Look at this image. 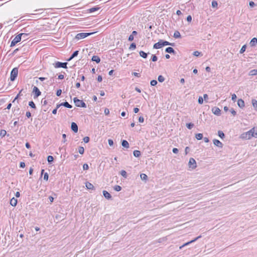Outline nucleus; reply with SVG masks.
<instances>
[{"label":"nucleus","instance_id":"45","mask_svg":"<svg viewBox=\"0 0 257 257\" xmlns=\"http://www.w3.org/2000/svg\"><path fill=\"white\" fill-rule=\"evenodd\" d=\"M114 190H115L116 191L118 192L121 190V187L119 185H115L114 187Z\"/></svg>","mask_w":257,"mask_h":257},{"label":"nucleus","instance_id":"21","mask_svg":"<svg viewBox=\"0 0 257 257\" xmlns=\"http://www.w3.org/2000/svg\"><path fill=\"white\" fill-rule=\"evenodd\" d=\"M249 44L251 47L255 46L257 44V38H252Z\"/></svg>","mask_w":257,"mask_h":257},{"label":"nucleus","instance_id":"32","mask_svg":"<svg viewBox=\"0 0 257 257\" xmlns=\"http://www.w3.org/2000/svg\"><path fill=\"white\" fill-rule=\"evenodd\" d=\"M20 34H22V39H24V40H26L27 39V37L29 35V33H20Z\"/></svg>","mask_w":257,"mask_h":257},{"label":"nucleus","instance_id":"44","mask_svg":"<svg viewBox=\"0 0 257 257\" xmlns=\"http://www.w3.org/2000/svg\"><path fill=\"white\" fill-rule=\"evenodd\" d=\"M23 91V89L21 90L19 92V93L17 94V95L16 96V97L15 98V99H14V100L13 101V102H14L20 96L22 95V94H21L22 93V92Z\"/></svg>","mask_w":257,"mask_h":257},{"label":"nucleus","instance_id":"12","mask_svg":"<svg viewBox=\"0 0 257 257\" xmlns=\"http://www.w3.org/2000/svg\"><path fill=\"white\" fill-rule=\"evenodd\" d=\"M213 142L215 146L220 148H222L223 147V144L220 141L217 139H214L213 140Z\"/></svg>","mask_w":257,"mask_h":257},{"label":"nucleus","instance_id":"46","mask_svg":"<svg viewBox=\"0 0 257 257\" xmlns=\"http://www.w3.org/2000/svg\"><path fill=\"white\" fill-rule=\"evenodd\" d=\"M217 5L218 3L216 1H214L212 2L211 6L212 8H217Z\"/></svg>","mask_w":257,"mask_h":257},{"label":"nucleus","instance_id":"43","mask_svg":"<svg viewBox=\"0 0 257 257\" xmlns=\"http://www.w3.org/2000/svg\"><path fill=\"white\" fill-rule=\"evenodd\" d=\"M120 174L122 176H123V177H124L125 178L127 177V173H126V171L124 170H121L120 171Z\"/></svg>","mask_w":257,"mask_h":257},{"label":"nucleus","instance_id":"63","mask_svg":"<svg viewBox=\"0 0 257 257\" xmlns=\"http://www.w3.org/2000/svg\"><path fill=\"white\" fill-rule=\"evenodd\" d=\"M236 94H232V95H231V99H232L233 101H235V99H236Z\"/></svg>","mask_w":257,"mask_h":257},{"label":"nucleus","instance_id":"47","mask_svg":"<svg viewBox=\"0 0 257 257\" xmlns=\"http://www.w3.org/2000/svg\"><path fill=\"white\" fill-rule=\"evenodd\" d=\"M151 59L152 61L156 62L158 60V57L155 55H153Z\"/></svg>","mask_w":257,"mask_h":257},{"label":"nucleus","instance_id":"17","mask_svg":"<svg viewBox=\"0 0 257 257\" xmlns=\"http://www.w3.org/2000/svg\"><path fill=\"white\" fill-rule=\"evenodd\" d=\"M18 200L15 197H13L10 200V204L12 206H16L17 204Z\"/></svg>","mask_w":257,"mask_h":257},{"label":"nucleus","instance_id":"62","mask_svg":"<svg viewBox=\"0 0 257 257\" xmlns=\"http://www.w3.org/2000/svg\"><path fill=\"white\" fill-rule=\"evenodd\" d=\"M26 115L28 118L31 117V113L30 111L26 112Z\"/></svg>","mask_w":257,"mask_h":257},{"label":"nucleus","instance_id":"6","mask_svg":"<svg viewBox=\"0 0 257 257\" xmlns=\"http://www.w3.org/2000/svg\"><path fill=\"white\" fill-rule=\"evenodd\" d=\"M22 34H18L17 35L15 38L12 41L10 47H14L16 44L20 42L22 40Z\"/></svg>","mask_w":257,"mask_h":257},{"label":"nucleus","instance_id":"23","mask_svg":"<svg viewBox=\"0 0 257 257\" xmlns=\"http://www.w3.org/2000/svg\"><path fill=\"white\" fill-rule=\"evenodd\" d=\"M121 145L125 148H129V144L126 140H122L121 142Z\"/></svg>","mask_w":257,"mask_h":257},{"label":"nucleus","instance_id":"39","mask_svg":"<svg viewBox=\"0 0 257 257\" xmlns=\"http://www.w3.org/2000/svg\"><path fill=\"white\" fill-rule=\"evenodd\" d=\"M140 177L142 180H146L148 178L147 175L143 173L141 174Z\"/></svg>","mask_w":257,"mask_h":257},{"label":"nucleus","instance_id":"59","mask_svg":"<svg viewBox=\"0 0 257 257\" xmlns=\"http://www.w3.org/2000/svg\"><path fill=\"white\" fill-rule=\"evenodd\" d=\"M200 54V52L199 51H196L193 52V55L195 56H199Z\"/></svg>","mask_w":257,"mask_h":257},{"label":"nucleus","instance_id":"37","mask_svg":"<svg viewBox=\"0 0 257 257\" xmlns=\"http://www.w3.org/2000/svg\"><path fill=\"white\" fill-rule=\"evenodd\" d=\"M78 152L82 155L84 154V149L83 147H79L78 148Z\"/></svg>","mask_w":257,"mask_h":257},{"label":"nucleus","instance_id":"53","mask_svg":"<svg viewBox=\"0 0 257 257\" xmlns=\"http://www.w3.org/2000/svg\"><path fill=\"white\" fill-rule=\"evenodd\" d=\"M83 169L84 170H87L89 169V166L87 164H84L83 165Z\"/></svg>","mask_w":257,"mask_h":257},{"label":"nucleus","instance_id":"48","mask_svg":"<svg viewBox=\"0 0 257 257\" xmlns=\"http://www.w3.org/2000/svg\"><path fill=\"white\" fill-rule=\"evenodd\" d=\"M157 83L158 82L156 80H152L150 82V84L152 86H155Z\"/></svg>","mask_w":257,"mask_h":257},{"label":"nucleus","instance_id":"25","mask_svg":"<svg viewBox=\"0 0 257 257\" xmlns=\"http://www.w3.org/2000/svg\"><path fill=\"white\" fill-rule=\"evenodd\" d=\"M100 8L96 6V7H93V8H90L88 10V11L89 12V13H93V12H94L96 11H98V10H99Z\"/></svg>","mask_w":257,"mask_h":257},{"label":"nucleus","instance_id":"5","mask_svg":"<svg viewBox=\"0 0 257 257\" xmlns=\"http://www.w3.org/2000/svg\"><path fill=\"white\" fill-rule=\"evenodd\" d=\"M94 33H80L77 34L75 36V39L77 40H80L82 39H84L89 36L91 35Z\"/></svg>","mask_w":257,"mask_h":257},{"label":"nucleus","instance_id":"40","mask_svg":"<svg viewBox=\"0 0 257 257\" xmlns=\"http://www.w3.org/2000/svg\"><path fill=\"white\" fill-rule=\"evenodd\" d=\"M246 46L245 45H244L240 49V51H239V53L240 54H242L244 52V51H245L246 50Z\"/></svg>","mask_w":257,"mask_h":257},{"label":"nucleus","instance_id":"50","mask_svg":"<svg viewBox=\"0 0 257 257\" xmlns=\"http://www.w3.org/2000/svg\"><path fill=\"white\" fill-rule=\"evenodd\" d=\"M83 140L85 143H87L89 142L90 139L88 137H85L83 138Z\"/></svg>","mask_w":257,"mask_h":257},{"label":"nucleus","instance_id":"41","mask_svg":"<svg viewBox=\"0 0 257 257\" xmlns=\"http://www.w3.org/2000/svg\"><path fill=\"white\" fill-rule=\"evenodd\" d=\"M158 80L160 82H163L164 81L165 78L162 75H159L158 76Z\"/></svg>","mask_w":257,"mask_h":257},{"label":"nucleus","instance_id":"57","mask_svg":"<svg viewBox=\"0 0 257 257\" xmlns=\"http://www.w3.org/2000/svg\"><path fill=\"white\" fill-rule=\"evenodd\" d=\"M108 145L110 146H113V141L111 139H109L108 140Z\"/></svg>","mask_w":257,"mask_h":257},{"label":"nucleus","instance_id":"11","mask_svg":"<svg viewBox=\"0 0 257 257\" xmlns=\"http://www.w3.org/2000/svg\"><path fill=\"white\" fill-rule=\"evenodd\" d=\"M212 112L214 114H215L217 116H219L221 114V110L218 107H213L212 108Z\"/></svg>","mask_w":257,"mask_h":257},{"label":"nucleus","instance_id":"55","mask_svg":"<svg viewBox=\"0 0 257 257\" xmlns=\"http://www.w3.org/2000/svg\"><path fill=\"white\" fill-rule=\"evenodd\" d=\"M230 111L233 116H235L236 114V112L233 109V108H231L230 109Z\"/></svg>","mask_w":257,"mask_h":257},{"label":"nucleus","instance_id":"36","mask_svg":"<svg viewBox=\"0 0 257 257\" xmlns=\"http://www.w3.org/2000/svg\"><path fill=\"white\" fill-rule=\"evenodd\" d=\"M194 124L192 122L186 123V126L189 130L192 129L194 127Z\"/></svg>","mask_w":257,"mask_h":257},{"label":"nucleus","instance_id":"64","mask_svg":"<svg viewBox=\"0 0 257 257\" xmlns=\"http://www.w3.org/2000/svg\"><path fill=\"white\" fill-rule=\"evenodd\" d=\"M25 167V163L24 162H21L20 164V167L24 168Z\"/></svg>","mask_w":257,"mask_h":257},{"label":"nucleus","instance_id":"10","mask_svg":"<svg viewBox=\"0 0 257 257\" xmlns=\"http://www.w3.org/2000/svg\"><path fill=\"white\" fill-rule=\"evenodd\" d=\"M201 235H200V236H198V237H196L195 238H194V239L190 241H188L185 243H184V244H183L182 245L180 246L179 248L180 249H182L184 246H186L192 242H195V241H196L197 240H198L199 238H201Z\"/></svg>","mask_w":257,"mask_h":257},{"label":"nucleus","instance_id":"22","mask_svg":"<svg viewBox=\"0 0 257 257\" xmlns=\"http://www.w3.org/2000/svg\"><path fill=\"white\" fill-rule=\"evenodd\" d=\"M92 61H95L97 63H99L100 62V59L98 56L94 55L92 56L91 59Z\"/></svg>","mask_w":257,"mask_h":257},{"label":"nucleus","instance_id":"26","mask_svg":"<svg viewBox=\"0 0 257 257\" xmlns=\"http://www.w3.org/2000/svg\"><path fill=\"white\" fill-rule=\"evenodd\" d=\"M173 37L176 38H180L181 37L180 32L178 31H176L174 33Z\"/></svg>","mask_w":257,"mask_h":257},{"label":"nucleus","instance_id":"34","mask_svg":"<svg viewBox=\"0 0 257 257\" xmlns=\"http://www.w3.org/2000/svg\"><path fill=\"white\" fill-rule=\"evenodd\" d=\"M251 102H252V104L253 107L255 109H256L257 108V100H255V99H253L251 100Z\"/></svg>","mask_w":257,"mask_h":257},{"label":"nucleus","instance_id":"33","mask_svg":"<svg viewBox=\"0 0 257 257\" xmlns=\"http://www.w3.org/2000/svg\"><path fill=\"white\" fill-rule=\"evenodd\" d=\"M218 136L222 139H223L225 137V135L223 132L221 131H219L218 132Z\"/></svg>","mask_w":257,"mask_h":257},{"label":"nucleus","instance_id":"56","mask_svg":"<svg viewBox=\"0 0 257 257\" xmlns=\"http://www.w3.org/2000/svg\"><path fill=\"white\" fill-rule=\"evenodd\" d=\"M186 20L187 22L190 23L192 21V17L191 15H189L187 17Z\"/></svg>","mask_w":257,"mask_h":257},{"label":"nucleus","instance_id":"14","mask_svg":"<svg viewBox=\"0 0 257 257\" xmlns=\"http://www.w3.org/2000/svg\"><path fill=\"white\" fill-rule=\"evenodd\" d=\"M102 193L104 197L107 199H111L112 198L111 195L107 191L103 190Z\"/></svg>","mask_w":257,"mask_h":257},{"label":"nucleus","instance_id":"58","mask_svg":"<svg viewBox=\"0 0 257 257\" xmlns=\"http://www.w3.org/2000/svg\"><path fill=\"white\" fill-rule=\"evenodd\" d=\"M139 121L140 122H142V123L144 121V117L142 116H140L139 117Z\"/></svg>","mask_w":257,"mask_h":257},{"label":"nucleus","instance_id":"19","mask_svg":"<svg viewBox=\"0 0 257 257\" xmlns=\"http://www.w3.org/2000/svg\"><path fill=\"white\" fill-rule=\"evenodd\" d=\"M252 134V137L257 138V127H253L251 129Z\"/></svg>","mask_w":257,"mask_h":257},{"label":"nucleus","instance_id":"24","mask_svg":"<svg viewBox=\"0 0 257 257\" xmlns=\"http://www.w3.org/2000/svg\"><path fill=\"white\" fill-rule=\"evenodd\" d=\"M61 105H62V106H63L65 107L68 108H71L72 107V106L71 105H70L67 101L61 103Z\"/></svg>","mask_w":257,"mask_h":257},{"label":"nucleus","instance_id":"29","mask_svg":"<svg viewBox=\"0 0 257 257\" xmlns=\"http://www.w3.org/2000/svg\"><path fill=\"white\" fill-rule=\"evenodd\" d=\"M257 74V69H253L249 71V75L251 76H254Z\"/></svg>","mask_w":257,"mask_h":257},{"label":"nucleus","instance_id":"2","mask_svg":"<svg viewBox=\"0 0 257 257\" xmlns=\"http://www.w3.org/2000/svg\"><path fill=\"white\" fill-rule=\"evenodd\" d=\"M75 105L77 107H81L83 108H86L87 106L86 103L82 100L78 99L77 97H74L73 99Z\"/></svg>","mask_w":257,"mask_h":257},{"label":"nucleus","instance_id":"42","mask_svg":"<svg viewBox=\"0 0 257 257\" xmlns=\"http://www.w3.org/2000/svg\"><path fill=\"white\" fill-rule=\"evenodd\" d=\"M136 48V44L135 43H133L131 44L129 49L130 50H134Z\"/></svg>","mask_w":257,"mask_h":257},{"label":"nucleus","instance_id":"16","mask_svg":"<svg viewBox=\"0 0 257 257\" xmlns=\"http://www.w3.org/2000/svg\"><path fill=\"white\" fill-rule=\"evenodd\" d=\"M237 105L240 108L244 107V101L242 99H239L237 101Z\"/></svg>","mask_w":257,"mask_h":257},{"label":"nucleus","instance_id":"51","mask_svg":"<svg viewBox=\"0 0 257 257\" xmlns=\"http://www.w3.org/2000/svg\"><path fill=\"white\" fill-rule=\"evenodd\" d=\"M198 101L199 104H202L203 103V98L201 96H199Z\"/></svg>","mask_w":257,"mask_h":257},{"label":"nucleus","instance_id":"49","mask_svg":"<svg viewBox=\"0 0 257 257\" xmlns=\"http://www.w3.org/2000/svg\"><path fill=\"white\" fill-rule=\"evenodd\" d=\"M23 31L24 32V33H29V34L31 33V32H32L31 31H30L29 30V29L28 28H25L23 29Z\"/></svg>","mask_w":257,"mask_h":257},{"label":"nucleus","instance_id":"60","mask_svg":"<svg viewBox=\"0 0 257 257\" xmlns=\"http://www.w3.org/2000/svg\"><path fill=\"white\" fill-rule=\"evenodd\" d=\"M134 36H133V35H131L129 37H128V41H132L134 40Z\"/></svg>","mask_w":257,"mask_h":257},{"label":"nucleus","instance_id":"1","mask_svg":"<svg viewBox=\"0 0 257 257\" xmlns=\"http://www.w3.org/2000/svg\"><path fill=\"white\" fill-rule=\"evenodd\" d=\"M175 45L174 43H170L167 41H164L163 40H160L158 42L155 43L153 46L154 49H160L163 46L170 45L172 46H174Z\"/></svg>","mask_w":257,"mask_h":257},{"label":"nucleus","instance_id":"31","mask_svg":"<svg viewBox=\"0 0 257 257\" xmlns=\"http://www.w3.org/2000/svg\"><path fill=\"white\" fill-rule=\"evenodd\" d=\"M54 160V158L52 156H48L47 157V161L49 164H51Z\"/></svg>","mask_w":257,"mask_h":257},{"label":"nucleus","instance_id":"20","mask_svg":"<svg viewBox=\"0 0 257 257\" xmlns=\"http://www.w3.org/2000/svg\"><path fill=\"white\" fill-rule=\"evenodd\" d=\"M86 187L87 189L89 190H94V186L90 182H86L85 184Z\"/></svg>","mask_w":257,"mask_h":257},{"label":"nucleus","instance_id":"28","mask_svg":"<svg viewBox=\"0 0 257 257\" xmlns=\"http://www.w3.org/2000/svg\"><path fill=\"white\" fill-rule=\"evenodd\" d=\"M133 155L136 157H139L141 156V152L138 150H135L133 152Z\"/></svg>","mask_w":257,"mask_h":257},{"label":"nucleus","instance_id":"3","mask_svg":"<svg viewBox=\"0 0 257 257\" xmlns=\"http://www.w3.org/2000/svg\"><path fill=\"white\" fill-rule=\"evenodd\" d=\"M252 137V134L251 129L245 133H242L239 138L242 140H249Z\"/></svg>","mask_w":257,"mask_h":257},{"label":"nucleus","instance_id":"35","mask_svg":"<svg viewBox=\"0 0 257 257\" xmlns=\"http://www.w3.org/2000/svg\"><path fill=\"white\" fill-rule=\"evenodd\" d=\"M29 105L32 108H34V109L36 108V105L33 101H31L29 102Z\"/></svg>","mask_w":257,"mask_h":257},{"label":"nucleus","instance_id":"4","mask_svg":"<svg viewBox=\"0 0 257 257\" xmlns=\"http://www.w3.org/2000/svg\"><path fill=\"white\" fill-rule=\"evenodd\" d=\"M18 74V68L17 67L14 68L11 72L10 79L12 81L16 80Z\"/></svg>","mask_w":257,"mask_h":257},{"label":"nucleus","instance_id":"18","mask_svg":"<svg viewBox=\"0 0 257 257\" xmlns=\"http://www.w3.org/2000/svg\"><path fill=\"white\" fill-rule=\"evenodd\" d=\"M79 53V51L77 50L74 51L73 54L71 55V56L67 59V61H70L72 59H73L74 57H76Z\"/></svg>","mask_w":257,"mask_h":257},{"label":"nucleus","instance_id":"15","mask_svg":"<svg viewBox=\"0 0 257 257\" xmlns=\"http://www.w3.org/2000/svg\"><path fill=\"white\" fill-rule=\"evenodd\" d=\"M165 52L170 54H176V52L175 51L174 49L171 47H169L166 48Z\"/></svg>","mask_w":257,"mask_h":257},{"label":"nucleus","instance_id":"38","mask_svg":"<svg viewBox=\"0 0 257 257\" xmlns=\"http://www.w3.org/2000/svg\"><path fill=\"white\" fill-rule=\"evenodd\" d=\"M7 134V132L5 130H2L0 132V136L2 138L4 137Z\"/></svg>","mask_w":257,"mask_h":257},{"label":"nucleus","instance_id":"27","mask_svg":"<svg viewBox=\"0 0 257 257\" xmlns=\"http://www.w3.org/2000/svg\"><path fill=\"white\" fill-rule=\"evenodd\" d=\"M140 56L143 57V58H147L148 57V54L144 51H141L139 53Z\"/></svg>","mask_w":257,"mask_h":257},{"label":"nucleus","instance_id":"54","mask_svg":"<svg viewBox=\"0 0 257 257\" xmlns=\"http://www.w3.org/2000/svg\"><path fill=\"white\" fill-rule=\"evenodd\" d=\"M61 93H62V90H61V89H58V90H57V92H56V95H57V96H60V95H61Z\"/></svg>","mask_w":257,"mask_h":257},{"label":"nucleus","instance_id":"61","mask_svg":"<svg viewBox=\"0 0 257 257\" xmlns=\"http://www.w3.org/2000/svg\"><path fill=\"white\" fill-rule=\"evenodd\" d=\"M104 113L106 115H108L109 114V110L108 108H105L104 109Z\"/></svg>","mask_w":257,"mask_h":257},{"label":"nucleus","instance_id":"8","mask_svg":"<svg viewBox=\"0 0 257 257\" xmlns=\"http://www.w3.org/2000/svg\"><path fill=\"white\" fill-rule=\"evenodd\" d=\"M33 93H34V98H36L38 97L41 94V92L40 91L39 88L36 87L34 86L33 89Z\"/></svg>","mask_w":257,"mask_h":257},{"label":"nucleus","instance_id":"9","mask_svg":"<svg viewBox=\"0 0 257 257\" xmlns=\"http://www.w3.org/2000/svg\"><path fill=\"white\" fill-rule=\"evenodd\" d=\"M188 165L190 168L194 169L196 168V162L194 159L191 158L189 160Z\"/></svg>","mask_w":257,"mask_h":257},{"label":"nucleus","instance_id":"30","mask_svg":"<svg viewBox=\"0 0 257 257\" xmlns=\"http://www.w3.org/2000/svg\"><path fill=\"white\" fill-rule=\"evenodd\" d=\"M195 138L198 140H200L203 139V134L201 133H198L196 134Z\"/></svg>","mask_w":257,"mask_h":257},{"label":"nucleus","instance_id":"7","mask_svg":"<svg viewBox=\"0 0 257 257\" xmlns=\"http://www.w3.org/2000/svg\"><path fill=\"white\" fill-rule=\"evenodd\" d=\"M67 62H61L57 61L56 63L53 64V65L55 68H67Z\"/></svg>","mask_w":257,"mask_h":257},{"label":"nucleus","instance_id":"13","mask_svg":"<svg viewBox=\"0 0 257 257\" xmlns=\"http://www.w3.org/2000/svg\"><path fill=\"white\" fill-rule=\"evenodd\" d=\"M71 128L74 133H77L78 132L77 124L74 122H72L71 124Z\"/></svg>","mask_w":257,"mask_h":257},{"label":"nucleus","instance_id":"52","mask_svg":"<svg viewBox=\"0 0 257 257\" xmlns=\"http://www.w3.org/2000/svg\"><path fill=\"white\" fill-rule=\"evenodd\" d=\"M48 178H49V174H48V173L46 172V173H44V179L46 181H48Z\"/></svg>","mask_w":257,"mask_h":257}]
</instances>
